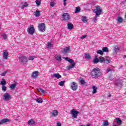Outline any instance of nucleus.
<instances>
[{
	"mask_svg": "<svg viewBox=\"0 0 126 126\" xmlns=\"http://www.w3.org/2000/svg\"><path fill=\"white\" fill-rule=\"evenodd\" d=\"M91 74L94 78L100 77L101 76V71L99 68L96 67L92 70Z\"/></svg>",
	"mask_w": 126,
	"mask_h": 126,
	"instance_id": "1",
	"label": "nucleus"
},
{
	"mask_svg": "<svg viewBox=\"0 0 126 126\" xmlns=\"http://www.w3.org/2000/svg\"><path fill=\"white\" fill-rule=\"evenodd\" d=\"M64 60L66 61L67 62H68V63H71V65H69L67 66V69H71V68H73L75 66V64L76 63H74V60L72 59H69L68 57L64 58Z\"/></svg>",
	"mask_w": 126,
	"mask_h": 126,
	"instance_id": "2",
	"label": "nucleus"
},
{
	"mask_svg": "<svg viewBox=\"0 0 126 126\" xmlns=\"http://www.w3.org/2000/svg\"><path fill=\"white\" fill-rule=\"evenodd\" d=\"M19 61L21 64H26L28 63V58L24 55H21L19 57Z\"/></svg>",
	"mask_w": 126,
	"mask_h": 126,
	"instance_id": "3",
	"label": "nucleus"
},
{
	"mask_svg": "<svg viewBox=\"0 0 126 126\" xmlns=\"http://www.w3.org/2000/svg\"><path fill=\"white\" fill-rule=\"evenodd\" d=\"M93 11L95 13L96 17H99L100 14H102V9L99 6H96L95 9H93Z\"/></svg>",
	"mask_w": 126,
	"mask_h": 126,
	"instance_id": "4",
	"label": "nucleus"
},
{
	"mask_svg": "<svg viewBox=\"0 0 126 126\" xmlns=\"http://www.w3.org/2000/svg\"><path fill=\"white\" fill-rule=\"evenodd\" d=\"M27 31L28 34H30V35H33L34 33H35V29L34 28V26L33 25H31L28 29Z\"/></svg>",
	"mask_w": 126,
	"mask_h": 126,
	"instance_id": "5",
	"label": "nucleus"
},
{
	"mask_svg": "<svg viewBox=\"0 0 126 126\" xmlns=\"http://www.w3.org/2000/svg\"><path fill=\"white\" fill-rule=\"evenodd\" d=\"M61 18H62L63 21H67L70 19V16L68 13H63L62 15Z\"/></svg>",
	"mask_w": 126,
	"mask_h": 126,
	"instance_id": "6",
	"label": "nucleus"
},
{
	"mask_svg": "<svg viewBox=\"0 0 126 126\" xmlns=\"http://www.w3.org/2000/svg\"><path fill=\"white\" fill-rule=\"evenodd\" d=\"M38 30L40 32H45L46 31V25L45 23H41L38 25Z\"/></svg>",
	"mask_w": 126,
	"mask_h": 126,
	"instance_id": "7",
	"label": "nucleus"
},
{
	"mask_svg": "<svg viewBox=\"0 0 126 126\" xmlns=\"http://www.w3.org/2000/svg\"><path fill=\"white\" fill-rule=\"evenodd\" d=\"M70 112L73 118L76 119V118H77V115L79 114V112L75 110V109H72Z\"/></svg>",
	"mask_w": 126,
	"mask_h": 126,
	"instance_id": "8",
	"label": "nucleus"
},
{
	"mask_svg": "<svg viewBox=\"0 0 126 126\" xmlns=\"http://www.w3.org/2000/svg\"><path fill=\"white\" fill-rule=\"evenodd\" d=\"M70 87L72 90L75 91V90L77 89V87H78V86H77V84L76 83L73 82L70 84Z\"/></svg>",
	"mask_w": 126,
	"mask_h": 126,
	"instance_id": "9",
	"label": "nucleus"
},
{
	"mask_svg": "<svg viewBox=\"0 0 126 126\" xmlns=\"http://www.w3.org/2000/svg\"><path fill=\"white\" fill-rule=\"evenodd\" d=\"M3 99L5 101H8V100H10L11 99V96L9 95V93L5 94L3 95Z\"/></svg>",
	"mask_w": 126,
	"mask_h": 126,
	"instance_id": "10",
	"label": "nucleus"
},
{
	"mask_svg": "<svg viewBox=\"0 0 126 126\" xmlns=\"http://www.w3.org/2000/svg\"><path fill=\"white\" fill-rule=\"evenodd\" d=\"M99 61L100 63H104V62L105 63H110V61L109 60L105 61V59H104V57L101 56L99 57Z\"/></svg>",
	"mask_w": 126,
	"mask_h": 126,
	"instance_id": "11",
	"label": "nucleus"
},
{
	"mask_svg": "<svg viewBox=\"0 0 126 126\" xmlns=\"http://www.w3.org/2000/svg\"><path fill=\"white\" fill-rule=\"evenodd\" d=\"M7 57H8V52L7 51L4 50L3 51V59L4 60H7Z\"/></svg>",
	"mask_w": 126,
	"mask_h": 126,
	"instance_id": "12",
	"label": "nucleus"
},
{
	"mask_svg": "<svg viewBox=\"0 0 126 126\" xmlns=\"http://www.w3.org/2000/svg\"><path fill=\"white\" fill-rule=\"evenodd\" d=\"M10 121L7 119H4L0 121V125H3V124H5L6 123H8Z\"/></svg>",
	"mask_w": 126,
	"mask_h": 126,
	"instance_id": "13",
	"label": "nucleus"
},
{
	"mask_svg": "<svg viewBox=\"0 0 126 126\" xmlns=\"http://www.w3.org/2000/svg\"><path fill=\"white\" fill-rule=\"evenodd\" d=\"M39 75V72L38 71H35L33 72H32V78H36Z\"/></svg>",
	"mask_w": 126,
	"mask_h": 126,
	"instance_id": "14",
	"label": "nucleus"
},
{
	"mask_svg": "<svg viewBox=\"0 0 126 126\" xmlns=\"http://www.w3.org/2000/svg\"><path fill=\"white\" fill-rule=\"evenodd\" d=\"M70 52V48L69 47H67L65 48H64L63 50L62 51V53H63L64 54H66V53H69Z\"/></svg>",
	"mask_w": 126,
	"mask_h": 126,
	"instance_id": "15",
	"label": "nucleus"
},
{
	"mask_svg": "<svg viewBox=\"0 0 126 126\" xmlns=\"http://www.w3.org/2000/svg\"><path fill=\"white\" fill-rule=\"evenodd\" d=\"M67 25L68 30H72V29L74 27L73 24H71V23H68Z\"/></svg>",
	"mask_w": 126,
	"mask_h": 126,
	"instance_id": "16",
	"label": "nucleus"
},
{
	"mask_svg": "<svg viewBox=\"0 0 126 126\" xmlns=\"http://www.w3.org/2000/svg\"><path fill=\"white\" fill-rule=\"evenodd\" d=\"M53 77H55L57 79H60V78H62V75H61L59 73H55L53 74Z\"/></svg>",
	"mask_w": 126,
	"mask_h": 126,
	"instance_id": "17",
	"label": "nucleus"
},
{
	"mask_svg": "<svg viewBox=\"0 0 126 126\" xmlns=\"http://www.w3.org/2000/svg\"><path fill=\"white\" fill-rule=\"evenodd\" d=\"M59 114V112L57 110H53L52 116V117H56Z\"/></svg>",
	"mask_w": 126,
	"mask_h": 126,
	"instance_id": "18",
	"label": "nucleus"
},
{
	"mask_svg": "<svg viewBox=\"0 0 126 126\" xmlns=\"http://www.w3.org/2000/svg\"><path fill=\"white\" fill-rule=\"evenodd\" d=\"M34 124H35V121L33 119L29 120L28 122V124L30 126H32V125H34Z\"/></svg>",
	"mask_w": 126,
	"mask_h": 126,
	"instance_id": "19",
	"label": "nucleus"
},
{
	"mask_svg": "<svg viewBox=\"0 0 126 126\" xmlns=\"http://www.w3.org/2000/svg\"><path fill=\"white\" fill-rule=\"evenodd\" d=\"M34 14L36 17L40 16V11L36 10L35 12H34Z\"/></svg>",
	"mask_w": 126,
	"mask_h": 126,
	"instance_id": "20",
	"label": "nucleus"
},
{
	"mask_svg": "<svg viewBox=\"0 0 126 126\" xmlns=\"http://www.w3.org/2000/svg\"><path fill=\"white\" fill-rule=\"evenodd\" d=\"M0 84H1V85H2V86H5L6 84V82L5 81V80L4 79H2Z\"/></svg>",
	"mask_w": 126,
	"mask_h": 126,
	"instance_id": "21",
	"label": "nucleus"
},
{
	"mask_svg": "<svg viewBox=\"0 0 126 126\" xmlns=\"http://www.w3.org/2000/svg\"><path fill=\"white\" fill-rule=\"evenodd\" d=\"M97 89H98V88L97 87H95V86H93V94H95L96 93H97Z\"/></svg>",
	"mask_w": 126,
	"mask_h": 126,
	"instance_id": "22",
	"label": "nucleus"
},
{
	"mask_svg": "<svg viewBox=\"0 0 126 126\" xmlns=\"http://www.w3.org/2000/svg\"><path fill=\"white\" fill-rule=\"evenodd\" d=\"M102 50L103 53H108L109 52V49H108V47H103L102 49Z\"/></svg>",
	"mask_w": 126,
	"mask_h": 126,
	"instance_id": "23",
	"label": "nucleus"
},
{
	"mask_svg": "<svg viewBox=\"0 0 126 126\" xmlns=\"http://www.w3.org/2000/svg\"><path fill=\"white\" fill-rule=\"evenodd\" d=\"M116 123L118 125H122V120H121V119H120L119 118H116Z\"/></svg>",
	"mask_w": 126,
	"mask_h": 126,
	"instance_id": "24",
	"label": "nucleus"
},
{
	"mask_svg": "<svg viewBox=\"0 0 126 126\" xmlns=\"http://www.w3.org/2000/svg\"><path fill=\"white\" fill-rule=\"evenodd\" d=\"M96 53H97V54H98L100 56H103V55H104V53L103 52V50H98Z\"/></svg>",
	"mask_w": 126,
	"mask_h": 126,
	"instance_id": "25",
	"label": "nucleus"
},
{
	"mask_svg": "<svg viewBox=\"0 0 126 126\" xmlns=\"http://www.w3.org/2000/svg\"><path fill=\"white\" fill-rule=\"evenodd\" d=\"M99 62V59L97 58V57H95V58L93 61V63H98Z\"/></svg>",
	"mask_w": 126,
	"mask_h": 126,
	"instance_id": "26",
	"label": "nucleus"
},
{
	"mask_svg": "<svg viewBox=\"0 0 126 126\" xmlns=\"http://www.w3.org/2000/svg\"><path fill=\"white\" fill-rule=\"evenodd\" d=\"M28 5L29 4L28 3H27V2H25V4L22 6V7H21L22 9H24V8H25V7H27Z\"/></svg>",
	"mask_w": 126,
	"mask_h": 126,
	"instance_id": "27",
	"label": "nucleus"
},
{
	"mask_svg": "<svg viewBox=\"0 0 126 126\" xmlns=\"http://www.w3.org/2000/svg\"><path fill=\"white\" fill-rule=\"evenodd\" d=\"M1 36L2 37L3 40H7V35L5 33H3L1 35Z\"/></svg>",
	"mask_w": 126,
	"mask_h": 126,
	"instance_id": "28",
	"label": "nucleus"
},
{
	"mask_svg": "<svg viewBox=\"0 0 126 126\" xmlns=\"http://www.w3.org/2000/svg\"><path fill=\"white\" fill-rule=\"evenodd\" d=\"M85 58L87 59V60H91V56H90V55L89 54V53L86 54Z\"/></svg>",
	"mask_w": 126,
	"mask_h": 126,
	"instance_id": "29",
	"label": "nucleus"
},
{
	"mask_svg": "<svg viewBox=\"0 0 126 126\" xmlns=\"http://www.w3.org/2000/svg\"><path fill=\"white\" fill-rule=\"evenodd\" d=\"M36 101L37 103H43V99H42L40 98H37L36 99Z\"/></svg>",
	"mask_w": 126,
	"mask_h": 126,
	"instance_id": "30",
	"label": "nucleus"
},
{
	"mask_svg": "<svg viewBox=\"0 0 126 126\" xmlns=\"http://www.w3.org/2000/svg\"><path fill=\"white\" fill-rule=\"evenodd\" d=\"M82 21L84 22V23H86L87 22V18H86V17H83Z\"/></svg>",
	"mask_w": 126,
	"mask_h": 126,
	"instance_id": "31",
	"label": "nucleus"
},
{
	"mask_svg": "<svg viewBox=\"0 0 126 126\" xmlns=\"http://www.w3.org/2000/svg\"><path fill=\"white\" fill-rule=\"evenodd\" d=\"M80 11V7H77L75 11V13H78V12H79Z\"/></svg>",
	"mask_w": 126,
	"mask_h": 126,
	"instance_id": "32",
	"label": "nucleus"
},
{
	"mask_svg": "<svg viewBox=\"0 0 126 126\" xmlns=\"http://www.w3.org/2000/svg\"><path fill=\"white\" fill-rule=\"evenodd\" d=\"M118 21L119 23H123V18L119 17L118 18Z\"/></svg>",
	"mask_w": 126,
	"mask_h": 126,
	"instance_id": "33",
	"label": "nucleus"
},
{
	"mask_svg": "<svg viewBox=\"0 0 126 126\" xmlns=\"http://www.w3.org/2000/svg\"><path fill=\"white\" fill-rule=\"evenodd\" d=\"M35 3L37 4V6H39L41 4V0H36Z\"/></svg>",
	"mask_w": 126,
	"mask_h": 126,
	"instance_id": "34",
	"label": "nucleus"
},
{
	"mask_svg": "<svg viewBox=\"0 0 126 126\" xmlns=\"http://www.w3.org/2000/svg\"><path fill=\"white\" fill-rule=\"evenodd\" d=\"M56 59L57 61H59V62H61V61H62V57H61V56L56 55Z\"/></svg>",
	"mask_w": 126,
	"mask_h": 126,
	"instance_id": "35",
	"label": "nucleus"
},
{
	"mask_svg": "<svg viewBox=\"0 0 126 126\" xmlns=\"http://www.w3.org/2000/svg\"><path fill=\"white\" fill-rule=\"evenodd\" d=\"M65 82V81H63L60 82L59 83V85H60V86H63V85H64Z\"/></svg>",
	"mask_w": 126,
	"mask_h": 126,
	"instance_id": "36",
	"label": "nucleus"
},
{
	"mask_svg": "<svg viewBox=\"0 0 126 126\" xmlns=\"http://www.w3.org/2000/svg\"><path fill=\"white\" fill-rule=\"evenodd\" d=\"M15 87H16V84H13L10 86V88L12 90H13L14 88H15Z\"/></svg>",
	"mask_w": 126,
	"mask_h": 126,
	"instance_id": "37",
	"label": "nucleus"
},
{
	"mask_svg": "<svg viewBox=\"0 0 126 126\" xmlns=\"http://www.w3.org/2000/svg\"><path fill=\"white\" fill-rule=\"evenodd\" d=\"M2 90L4 92H5L7 90V88L5 86H2Z\"/></svg>",
	"mask_w": 126,
	"mask_h": 126,
	"instance_id": "38",
	"label": "nucleus"
},
{
	"mask_svg": "<svg viewBox=\"0 0 126 126\" xmlns=\"http://www.w3.org/2000/svg\"><path fill=\"white\" fill-rule=\"evenodd\" d=\"M53 47V44H52V43L51 42H48V45H47V48L48 49H51V48Z\"/></svg>",
	"mask_w": 126,
	"mask_h": 126,
	"instance_id": "39",
	"label": "nucleus"
},
{
	"mask_svg": "<svg viewBox=\"0 0 126 126\" xmlns=\"http://www.w3.org/2000/svg\"><path fill=\"white\" fill-rule=\"evenodd\" d=\"M35 56H30L29 57L28 60L29 61H34V59H35Z\"/></svg>",
	"mask_w": 126,
	"mask_h": 126,
	"instance_id": "40",
	"label": "nucleus"
},
{
	"mask_svg": "<svg viewBox=\"0 0 126 126\" xmlns=\"http://www.w3.org/2000/svg\"><path fill=\"white\" fill-rule=\"evenodd\" d=\"M109 122L108 121H105L102 124V126H108Z\"/></svg>",
	"mask_w": 126,
	"mask_h": 126,
	"instance_id": "41",
	"label": "nucleus"
},
{
	"mask_svg": "<svg viewBox=\"0 0 126 126\" xmlns=\"http://www.w3.org/2000/svg\"><path fill=\"white\" fill-rule=\"evenodd\" d=\"M6 71H4V72H3L2 73H1L0 74V76H5V75H6Z\"/></svg>",
	"mask_w": 126,
	"mask_h": 126,
	"instance_id": "42",
	"label": "nucleus"
},
{
	"mask_svg": "<svg viewBox=\"0 0 126 126\" xmlns=\"http://www.w3.org/2000/svg\"><path fill=\"white\" fill-rule=\"evenodd\" d=\"M37 91H38L39 92H41V93H45V91L41 88L38 89Z\"/></svg>",
	"mask_w": 126,
	"mask_h": 126,
	"instance_id": "43",
	"label": "nucleus"
},
{
	"mask_svg": "<svg viewBox=\"0 0 126 126\" xmlns=\"http://www.w3.org/2000/svg\"><path fill=\"white\" fill-rule=\"evenodd\" d=\"M86 37H87V35H83L82 36H81L80 39H85V38H86Z\"/></svg>",
	"mask_w": 126,
	"mask_h": 126,
	"instance_id": "44",
	"label": "nucleus"
},
{
	"mask_svg": "<svg viewBox=\"0 0 126 126\" xmlns=\"http://www.w3.org/2000/svg\"><path fill=\"white\" fill-rule=\"evenodd\" d=\"M119 50L120 49L118 47H115V52L116 53H118V52L119 51Z\"/></svg>",
	"mask_w": 126,
	"mask_h": 126,
	"instance_id": "45",
	"label": "nucleus"
},
{
	"mask_svg": "<svg viewBox=\"0 0 126 126\" xmlns=\"http://www.w3.org/2000/svg\"><path fill=\"white\" fill-rule=\"evenodd\" d=\"M54 5H55L54 2H50V6H51L52 7H54Z\"/></svg>",
	"mask_w": 126,
	"mask_h": 126,
	"instance_id": "46",
	"label": "nucleus"
},
{
	"mask_svg": "<svg viewBox=\"0 0 126 126\" xmlns=\"http://www.w3.org/2000/svg\"><path fill=\"white\" fill-rule=\"evenodd\" d=\"M80 82H81V84H82V85L85 84V81H84V80H81L80 81Z\"/></svg>",
	"mask_w": 126,
	"mask_h": 126,
	"instance_id": "47",
	"label": "nucleus"
},
{
	"mask_svg": "<svg viewBox=\"0 0 126 126\" xmlns=\"http://www.w3.org/2000/svg\"><path fill=\"white\" fill-rule=\"evenodd\" d=\"M106 72H110V71H111V69L110 68H107L106 69V70H105Z\"/></svg>",
	"mask_w": 126,
	"mask_h": 126,
	"instance_id": "48",
	"label": "nucleus"
},
{
	"mask_svg": "<svg viewBox=\"0 0 126 126\" xmlns=\"http://www.w3.org/2000/svg\"><path fill=\"white\" fill-rule=\"evenodd\" d=\"M57 126H62V124L60 122L57 123Z\"/></svg>",
	"mask_w": 126,
	"mask_h": 126,
	"instance_id": "49",
	"label": "nucleus"
},
{
	"mask_svg": "<svg viewBox=\"0 0 126 126\" xmlns=\"http://www.w3.org/2000/svg\"><path fill=\"white\" fill-rule=\"evenodd\" d=\"M94 19V21L96 22V21L97 20V17H96V15L93 18Z\"/></svg>",
	"mask_w": 126,
	"mask_h": 126,
	"instance_id": "50",
	"label": "nucleus"
},
{
	"mask_svg": "<svg viewBox=\"0 0 126 126\" xmlns=\"http://www.w3.org/2000/svg\"><path fill=\"white\" fill-rule=\"evenodd\" d=\"M63 4L65 6L66 5V1H63Z\"/></svg>",
	"mask_w": 126,
	"mask_h": 126,
	"instance_id": "51",
	"label": "nucleus"
},
{
	"mask_svg": "<svg viewBox=\"0 0 126 126\" xmlns=\"http://www.w3.org/2000/svg\"><path fill=\"white\" fill-rule=\"evenodd\" d=\"M108 97H111V94H108Z\"/></svg>",
	"mask_w": 126,
	"mask_h": 126,
	"instance_id": "52",
	"label": "nucleus"
},
{
	"mask_svg": "<svg viewBox=\"0 0 126 126\" xmlns=\"http://www.w3.org/2000/svg\"><path fill=\"white\" fill-rule=\"evenodd\" d=\"M87 126H90V124H88Z\"/></svg>",
	"mask_w": 126,
	"mask_h": 126,
	"instance_id": "53",
	"label": "nucleus"
},
{
	"mask_svg": "<svg viewBox=\"0 0 126 126\" xmlns=\"http://www.w3.org/2000/svg\"><path fill=\"white\" fill-rule=\"evenodd\" d=\"M86 126V125H84V126L81 125V126Z\"/></svg>",
	"mask_w": 126,
	"mask_h": 126,
	"instance_id": "54",
	"label": "nucleus"
},
{
	"mask_svg": "<svg viewBox=\"0 0 126 126\" xmlns=\"http://www.w3.org/2000/svg\"><path fill=\"white\" fill-rule=\"evenodd\" d=\"M67 0H63V1H66Z\"/></svg>",
	"mask_w": 126,
	"mask_h": 126,
	"instance_id": "55",
	"label": "nucleus"
},
{
	"mask_svg": "<svg viewBox=\"0 0 126 126\" xmlns=\"http://www.w3.org/2000/svg\"><path fill=\"white\" fill-rule=\"evenodd\" d=\"M108 79H110V76H109V77H108Z\"/></svg>",
	"mask_w": 126,
	"mask_h": 126,
	"instance_id": "56",
	"label": "nucleus"
},
{
	"mask_svg": "<svg viewBox=\"0 0 126 126\" xmlns=\"http://www.w3.org/2000/svg\"><path fill=\"white\" fill-rule=\"evenodd\" d=\"M1 112V111L0 110V114Z\"/></svg>",
	"mask_w": 126,
	"mask_h": 126,
	"instance_id": "57",
	"label": "nucleus"
},
{
	"mask_svg": "<svg viewBox=\"0 0 126 126\" xmlns=\"http://www.w3.org/2000/svg\"><path fill=\"white\" fill-rule=\"evenodd\" d=\"M125 1H126V0H125Z\"/></svg>",
	"mask_w": 126,
	"mask_h": 126,
	"instance_id": "58",
	"label": "nucleus"
}]
</instances>
